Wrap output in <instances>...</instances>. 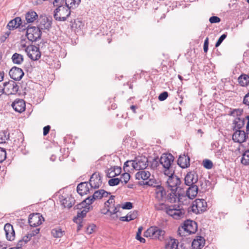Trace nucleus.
<instances>
[{
  "mask_svg": "<svg viewBox=\"0 0 249 249\" xmlns=\"http://www.w3.org/2000/svg\"><path fill=\"white\" fill-rule=\"evenodd\" d=\"M185 211L183 209H175V213L173 214V218L176 219H179L184 217Z\"/></svg>",
  "mask_w": 249,
  "mask_h": 249,
  "instance_id": "obj_37",
  "label": "nucleus"
},
{
  "mask_svg": "<svg viewBox=\"0 0 249 249\" xmlns=\"http://www.w3.org/2000/svg\"><path fill=\"white\" fill-rule=\"evenodd\" d=\"M121 208L124 210H130L133 208V204L130 202H126L123 204Z\"/></svg>",
  "mask_w": 249,
  "mask_h": 249,
  "instance_id": "obj_53",
  "label": "nucleus"
},
{
  "mask_svg": "<svg viewBox=\"0 0 249 249\" xmlns=\"http://www.w3.org/2000/svg\"><path fill=\"white\" fill-rule=\"evenodd\" d=\"M227 34H223L218 39L217 41H216L215 46V47H218L220 45V44L222 43V42L223 41V40L227 37Z\"/></svg>",
  "mask_w": 249,
  "mask_h": 249,
  "instance_id": "obj_52",
  "label": "nucleus"
},
{
  "mask_svg": "<svg viewBox=\"0 0 249 249\" xmlns=\"http://www.w3.org/2000/svg\"><path fill=\"white\" fill-rule=\"evenodd\" d=\"M198 180V176L196 171H191L187 173L184 178V183L189 186L196 184Z\"/></svg>",
  "mask_w": 249,
  "mask_h": 249,
  "instance_id": "obj_12",
  "label": "nucleus"
},
{
  "mask_svg": "<svg viewBox=\"0 0 249 249\" xmlns=\"http://www.w3.org/2000/svg\"><path fill=\"white\" fill-rule=\"evenodd\" d=\"M11 106L18 112L21 113L25 109V103L23 99H16L12 103Z\"/></svg>",
  "mask_w": 249,
  "mask_h": 249,
  "instance_id": "obj_18",
  "label": "nucleus"
},
{
  "mask_svg": "<svg viewBox=\"0 0 249 249\" xmlns=\"http://www.w3.org/2000/svg\"><path fill=\"white\" fill-rule=\"evenodd\" d=\"M41 21L44 24L46 30L48 31H50V29L52 28L53 21L52 17L51 16L45 17Z\"/></svg>",
  "mask_w": 249,
  "mask_h": 249,
  "instance_id": "obj_34",
  "label": "nucleus"
},
{
  "mask_svg": "<svg viewBox=\"0 0 249 249\" xmlns=\"http://www.w3.org/2000/svg\"><path fill=\"white\" fill-rule=\"evenodd\" d=\"M190 158L188 156H186L185 154L179 156L178 160V164L181 168H186L188 167L190 165Z\"/></svg>",
  "mask_w": 249,
  "mask_h": 249,
  "instance_id": "obj_21",
  "label": "nucleus"
},
{
  "mask_svg": "<svg viewBox=\"0 0 249 249\" xmlns=\"http://www.w3.org/2000/svg\"><path fill=\"white\" fill-rule=\"evenodd\" d=\"M18 86L16 83L14 85L12 86V88L10 91L7 90V94H16L18 90Z\"/></svg>",
  "mask_w": 249,
  "mask_h": 249,
  "instance_id": "obj_47",
  "label": "nucleus"
},
{
  "mask_svg": "<svg viewBox=\"0 0 249 249\" xmlns=\"http://www.w3.org/2000/svg\"><path fill=\"white\" fill-rule=\"evenodd\" d=\"M54 6L58 7V6H64L65 5V0H54L53 2Z\"/></svg>",
  "mask_w": 249,
  "mask_h": 249,
  "instance_id": "obj_58",
  "label": "nucleus"
},
{
  "mask_svg": "<svg viewBox=\"0 0 249 249\" xmlns=\"http://www.w3.org/2000/svg\"><path fill=\"white\" fill-rule=\"evenodd\" d=\"M150 176L151 174L149 171L141 170L136 174L135 177L137 179H142V181H145L150 178Z\"/></svg>",
  "mask_w": 249,
  "mask_h": 249,
  "instance_id": "obj_25",
  "label": "nucleus"
},
{
  "mask_svg": "<svg viewBox=\"0 0 249 249\" xmlns=\"http://www.w3.org/2000/svg\"><path fill=\"white\" fill-rule=\"evenodd\" d=\"M189 187L186 190V195L184 194H181L178 192V202H181V200L183 198L188 197V198L193 199L197 196L198 191V188L196 184L189 185Z\"/></svg>",
  "mask_w": 249,
  "mask_h": 249,
  "instance_id": "obj_5",
  "label": "nucleus"
},
{
  "mask_svg": "<svg viewBox=\"0 0 249 249\" xmlns=\"http://www.w3.org/2000/svg\"><path fill=\"white\" fill-rule=\"evenodd\" d=\"M82 209H83V210L80 212H78L77 216L73 217V221L74 222L80 223V220H82V218L86 216L87 213L90 211V208L83 207Z\"/></svg>",
  "mask_w": 249,
  "mask_h": 249,
  "instance_id": "obj_24",
  "label": "nucleus"
},
{
  "mask_svg": "<svg viewBox=\"0 0 249 249\" xmlns=\"http://www.w3.org/2000/svg\"><path fill=\"white\" fill-rule=\"evenodd\" d=\"M208 47H209V38L206 37L205 39L204 45H203V50L204 53H206L208 52Z\"/></svg>",
  "mask_w": 249,
  "mask_h": 249,
  "instance_id": "obj_63",
  "label": "nucleus"
},
{
  "mask_svg": "<svg viewBox=\"0 0 249 249\" xmlns=\"http://www.w3.org/2000/svg\"><path fill=\"white\" fill-rule=\"evenodd\" d=\"M153 228L154 229L152 231V238L158 239L160 241L164 239L165 231L158 227L153 226Z\"/></svg>",
  "mask_w": 249,
  "mask_h": 249,
  "instance_id": "obj_23",
  "label": "nucleus"
},
{
  "mask_svg": "<svg viewBox=\"0 0 249 249\" xmlns=\"http://www.w3.org/2000/svg\"><path fill=\"white\" fill-rule=\"evenodd\" d=\"M168 93L167 91H163L161 92L158 97V99L160 101H163L168 97Z\"/></svg>",
  "mask_w": 249,
  "mask_h": 249,
  "instance_id": "obj_54",
  "label": "nucleus"
},
{
  "mask_svg": "<svg viewBox=\"0 0 249 249\" xmlns=\"http://www.w3.org/2000/svg\"><path fill=\"white\" fill-rule=\"evenodd\" d=\"M153 226L148 229L144 232V236L145 237H150L152 238V231L153 230Z\"/></svg>",
  "mask_w": 249,
  "mask_h": 249,
  "instance_id": "obj_60",
  "label": "nucleus"
},
{
  "mask_svg": "<svg viewBox=\"0 0 249 249\" xmlns=\"http://www.w3.org/2000/svg\"><path fill=\"white\" fill-rule=\"evenodd\" d=\"M171 192L167 195L165 198L169 202L174 203L176 202L177 198L178 199V193H177V191L175 190H171Z\"/></svg>",
  "mask_w": 249,
  "mask_h": 249,
  "instance_id": "obj_31",
  "label": "nucleus"
},
{
  "mask_svg": "<svg viewBox=\"0 0 249 249\" xmlns=\"http://www.w3.org/2000/svg\"><path fill=\"white\" fill-rule=\"evenodd\" d=\"M160 163L164 168L165 175H168L170 172L175 171L173 167L174 156L170 153H164L160 158Z\"/></svg>",
  "mask_w": 249,
  "mask_h": 249,
  "instance_id": "obj_1",
  "label": "nucleus"
},
{
  "mask_svg": "<svg viewBox=\"0 0 249 249\" xmlns=\"http://www.w3.org/2000/svg\"><path fill=\"white\" fill-rule=\"evenodd\" d=\"M6 239L9 241H13L15 237V232L12 225L7 223L4 227Z\"/></svg>",
  "mask_w": 249,
  "mask_h": 249,
  "instance_id": "obj_19",
  "label": "nucleus"
},
{
  "mask_svg": "<svg viewBox=\"0 0 249 249\" xmlns=\"http://www.w3.org/2000/svg\"><path fill=\"white\" fill-rule=\"evenodd\" d=\"M75 0H65V3L66 5L69 7L70 9H74L77 7L76 3L74 2Z\"/></svg>",
  "mask_w": 249,
  "mask_h": 249,
  "instance_id": "obj_49",
  "label": "nucleus"
},
{
  "mask_svg": "<svg viewBox=\"0 0 249 249\" xmlns=\"http://www.w3.org/2000/svg\"><path fill=\"white\" fill-rule=\"evenodd\" d=\"M156 193L160 194L161 199H163L164 197H165L166 196V192L164 188L160 185H157L156 186Z\"/></svg>",
  "mask_w": 249,
  "mask_h": 249,
  "instance_id": "obj_38",
  "label": "nucleus"
},
{
  "mask_svg": "<svg viewBox=\"0 0 249 249\" xmlns=\"http://www.w3.org/2000/svg\"><path fill=\"white\" fill-rule=\"evenodd\" d=\"M203 167L207 169H211L213 168V162L209 159H205L203 160Z\"/></svg>",
  "mask_w": 249,
  "mask_h": 249,
  "instance_id": "obj_43",
  "label": "nucleus"
},
{
  "mask_svg": "<svg viewBox=\"0 0 249 249\" xmlns=\"http://www.w3.org/2000/svg\"><path fill=\"white\" fill-rule=\"evenodd\" d=\"M130 178V175L127 172H125L121 175V178L122 180V182H124V184H126L129 180Z\"/></svg>",
  "mask_w": 249,
  "mask_h": 249,
  "instance_id": "obj_45",
  "label": "nucleus"
},
{
  "mask_svg": "<svg viewBox=\"0 0 249 249\" xmlns=\"http://www.w3.org/2000/svg\"><path fill=\"white\" fill-rule=\"evenodd\" d=\"M148 160L145 157H140L132 162V170H144L148 166Z\"/></svg>",
  "mask_w": 249,
  "mask_h": 249,
  "instance_id": "obj_8",
  "label": "nucleus"
},
{
  "mask_svg": "<svg viewBox=\"0 0 249 249\" xmlns=\"http://www.w3.org/2000/svg\"><path fill=\"white\" fill-rule=\"evenodd\" d=\"M199 183H200V186L203 191H205L207 190V183L210 184V182L207 180H204V183L202 180H200Z\"/></svg>",
  "mask_w": 249,
  "mask_h": 249,
  "instance_id": "obj_55",
  "label": "nucleus"
},
{
  "mask_svg": "<svg viewBox=\"0 0 249 249\" xmlns=\"http://www.w3.org/2000/svg\"><path fill=\"white\" fill-rule=\"evenodd\" d=\"M16 82L13 80H9L7 82L3 83V87L6 89V94H7V90L10 91V89L12 88V86L15 84Z\"/></svg>",
  "mask_w": 249,
  "mask_h": 249,
  "instance_id": "obj_46",
  "label": "nucleus"
},
{
  "mask_svg": "<svg viewBox=\"0 0 249 249\" xmlns=\"http://www.w3.org/2000/svg\"><path fill=\"white\" fill-rule=\"evenodd\" d=\"M93 196L92 195L89 196L82 202L76 205L75 208L76 209L81 210L83 207H86L87 208H90V210L92 209L93 207L90 206V205L96 200L95 198H93Z\"/></svg>",
  "mask_w": 249,
  "mask_h": 249,
  "instance_id": "obj_17",
  "label": "nucleus"
},
{
  "mask_svg": "<svg viewBox=\"0 0 249 249\" xmlns=\"http://www.w3.org/2000/svg\"><path fill=\"white\" fill-rule=\"evenodd\" d=\"M75 201L74 198L71 196H67L65 198H62L61 200V204L65 208H71L74 204Z\"/></svg>",
  "mask_w": 249,
  "mask_h": 249,
  "instance_id": "obj_29",
  "label": "nucleus"
},
{
  "mask_svg": "<svg viewBox=\"0 0 249 249\" xmlns=\"http://www.w3.org/2000/svg\"><path fill=\"white\" fill-rule=\"evenodd\" d=\"M122 180L119 178H112L108 180V185L110 186H114L118 185Z\"/></svg>",
  "mask_w": 249,
  "mask_h": 249,
  "instance_id": "obj_42",
  "label": "nucleus"
},
{
  "mask_svg": "<svg viewBox=\"0 0 249 249\" xmlns=\"http://www.w3.org/2000/svg\"><path fill=\"white\" fill-rule=\"evenodd\" d=\"M160 158H159L158 156L154 157V158L152 159V160L150 161L151 168L153 169H156L160 164Z\"/></svg>",
  "mask_w": 249,
  "mask_h": 249,
  "instance_id": "obj_40",
  "label": "nucleus"
},
{
  "mask_svg": "<svg viewBox=\"0 0 249 249\" xmlns=\"http://www.w3.org/2000/svg\"><path fill=\"white\" fill-rule=\"evenodd\" d=\"M102 191V189L95 191L92 195L93 196V198H95L96 200L102 199L103 198V194Z\"/></svg>",
  "mask_w": 249,
  "mask_h": 249,
  "instance_id": "obj_48",
  "label": "nucleus"
},
{
  "mask_svg": "<svg viewBox=\"0 0 249 249\" xmlns=\"http://www.w3.org/2000/svg\"><path fill=\"white\" fill-rule=\"evenodd\" d=\"M11 59L13 62L17 65L21 64L24 60L23 56L17 53L13 54Z\"/></svg>",
  "mask_w": 249,
  "mask_h": 249,
  "instance_id": "obj_32",
  "label": "nucleus"
},
{
  "mask_svg": "<svg viewBox=\"0 0 249 249\" xmlns=\"http://www.w3.org/2000/svg\"><path fill=\"white\" fill-rule=\"evenodd\" d=\"M88 182L93 190L98 189L102 183V177L99 173H94Z\"/></svg>",
  "mask_w": 249,
  "mask_h": 249,
  "instance_id": "obj_11",
  "label": "nucleus"
},
{
  "mask_svg": "<svg viewBox=\"0 0 249 249\" xmlns=\"http://www.w3.org/2000/svg\"><path fill=\"white\" fill-rule=\"evenodd\" d=\"M178 242L174 238H170L169 240L166 242L165 249H177L178 248Z\"/></svg>",
  "mask_w": 249,
  "mask_h": 249,
  "instance_id": "obj_28",
  "label": "nucleus"
},
{
  "mask_svg": "<svg viewBox=\"0 0 249 249\" xmlns=\"http://www.w3.org/2000/svg\"><path fill=\"white\" fill-rule=\"evenodd\" d=\"M9 75L14 80L19 81L24 76V73L21 68L14 66L9 71Z\"/></svg>",
  "mask_w": 249,
  "mask_h": 249,
  "instance_id": "obj_14",
  "label": "nucleus"
},
{
  "mask_svg": "<svg viewBox=\"0 0 249 249\" xmlns=\"http://www.w3.org/2000/svg\"><path fill=\"white\" fill-rule=\"evenodd\" d=\"M183 228L182 225L181 227H179L178 230V234L181 237L185 236V233H187Z\"/></svg>",
  "mask_w": 249,
  "mask_h": 249,
  "instance_id": "obj_59",
  "label": "nucleus"
},
{
  "mask_svg": "<svg viewBox=\"0 0 249 249\" xmlns=\"http://www.w3.org/2000/svg\"><path fill=\"white\" fill-rule=\"evenodd\" d=\"M238 81L242 87H246L249 84V76L246 74H242L238 78Z\"/></svg>",
  "mask_w": 249,
  "mask_h": 249,
  "instance_id": "obj_30",
  "label": "nucleus"
},
{
  "mask_svg": "<svg viewBox=\"0 0 249 249\" xmlns=\"http://www.w3.org/2000/svg\"><path fill=\"white\" fill-rule=\"evenodd\" d=\"M232 135V140L234 142L239 143L245 142L248 138V136L244 130H236Z\"/></svg>",
  "mask_w": 249,
  "mask_h": 249,
  "instance_id": "obj_16",
  "label": "nucleus"
},
{
  "mask_svg": "<svg viewBox=\"0 0 249 249\" xmlns=\"http://www.w3.org/2000/svg\"><path fill=\"white\" fill-rule=\"evenodd\" d=\"M38 18L37 13L33 11L30 10L25 15V19L27 23H32Z\"/></svg>",
  "mask_w": 249,
  "mask_h": 249,
  "instance_id": "obj_27",
  "label": "nucleus"
},
{
  "mask_svg": "<svg viewBox=\"0 0 249 249\" xmlns=\"http://www.w3.org/2000/svg\"><path fill=\"white\" fill-rule=\"evenodd\" d=\"M245 119L236 117L233 121V130H240L245 125Z\"/></svg>",
  "mask_w": 249,
  "mask_h": 249,
  "instance_id": "obj_26",
  "label": "nucleus"
},
{
  "mask_svg": "<svg viewBox=\"0 0 249 249\" xmlns=\"http://www.w3.org/2000/svg\"><path fill=\"white\" fill-rule=\"evenodd\" d=\"M158 183L154 178H149L147 181H140L138 182L139 185H148L149 186H152L156 187Z\"/></svg>",
  "mask_w": 249,
  "mask_h": 249,
  "instance_id": "obj_33",
  "label": "nucleus"
},
{
  "mask_svg": "<svg viewBox=\"0 0 249 249\" xmlns=\"http://www.w3.org/2000/svg\"><path fill=\"white\" fill-rule=\"evenodd\" d=\"M176 205H171L165 208L166 213L173 217V214L175 213Z\"/></svg>",
  "mask_w": 249,
  "mask_h": 249,
  "instance_id": "obj_44",
  "label": "nucleus"
},
{
  "mask_svg": "<svg viewBox=\"0 0 249 249\" xmlns=\"http://www.w3.org/2000/svg\"><path fill=\"white\" fill-rule=\"evenodd\" d=\"M243 103L246 106H249V91L244 97Z\"/></svg>",
  "mask_w": 249,
  "mask_h": 249,
  "instance_id": "obj_61",
  "label": "nucleus"
},
{
  "mask_svg": "<svg viewBox=\"0 0 249 249\" xmlns=\"http://www.w3.org/2000/svg\"><path fill=\"white\" fill-rule=\"evenodd\" d=\"M26 25H27V23H24L23 24L21 18L20 17H16L9 22L7 27L9 30L19 28L21 30L24 31L26 30Z\"/></svg>",
  "mask_w": 249,
  "mask_h": 249,
  "instance_id": "obj_9",
  "label": "nucleus"
},
{
  "mask_svg": "<svg viewBox=\"0 0 249 249\" xmlns=\"http://www.w3.org/2000/svg\"><path fill=\"white\" fill-rule=\"evenodd\" d=\"M9 133L6 131L0 132V143H5L9 139Z\"/></svg>",
  "mask_w": 249,
  "mask_h": 249,
  "instance_id": "obj_39",
  "label": "nucleus"
},
{
  "mask_svg": "<svg viewBox=\"0 0 249 249\" xmlns=\"http://www.w3.org/2000/svg\"><path fill=\"white\" fill-rule=\"evenodd\" d=\"M64 231H62V229L59 227L53 229L51 231V233L55 238H60L63 236Z\"/></svg>",
  "mask_w": 249,
  "mask_h": 249,
  "instance_id": "obj_36",
  "label": "nucleus"
},
{
  "mask_svg": "<svg viewBox=\"0 0 249 249\" xmlns=\"http://www.w3.org/2000/svg\"><path fill=\"white\" fill-rule=\"evenodd\" d=\"M207 205L206 201L203 199H196L192 203L191 211L196 213H199L206 211Z\"/></svg>",
  "mask_w": 249,
  "mask_h": 249,
  "instance_id": "obj_7",
  "label": "nucleus"
},
{
  "mask_svg": "<svg viewBox=\"0 0 249 249\" xmlns=\"http://www.w3.org/2000/svg\"><path fill=\"white\" fill-rule=\"evenodd\" d=\"M25 51L27 53L28 57L33 61L37 60L40 58L41 53L38 46L29 45L26 47Z\"/></svg>",
  "mask_w": 249,
  "mask_h": 249,
  "instance_id": "obj_6",
  "label": "nucleus"
},
{
  "mask_svg": "<svg viewBox=\"0 0 249 249\" xmlns=\"http://www.w3.org/2000/svg\"><path fill=\"white\" fill-rule=\"evenodd\" d=\"M32 237V236L31 234V233H28L22 238V240L24 241V244H26L28 241H29L31 240Z\"/></svg>",
  "mask_w": 249,
  "mask_h": 249,
  "instance_id": "obj_64",
  "label": "nucleus"
},
{
  "mask_svg": "<svg viewBox=\"0 0 249 249\" xmlns=\"http://www.w3.org/2000/svg\"><path fill=\"white\" fill-rule=\"evenodd\" d=\"M205 239L202 236H196L193 240L192 247L194 249H201L205 245Z\"/></svg>",
  "mask_w": 249,
  "mask_h": 249,
  "instance_id": "obj_20",
  "label": "nucleus"
},
{
  "mask_svg": "<svg viewBox=\"0 0 249 249\" xmlns=\"http://www.w3.org/2000/svg\"><path fill=\"white\" fill-rule=\"evenodd\" d=\"M183 226L184 229L189 235L195 233L197 229V223L190 219L185 220L183 223Z\"/></svg>",
  "mask_w": 249,
  "mask_h": 249,
  "instance_id": "obj_13",
  "label": "nucleus"
},
{
  "mask_svg": "<svg viewBox=\"0 0 249 249\" xmlns=\"http://www.w3.org/2000/svg\"><path fill=\"white\" fill-rule=\"evenodd\" d=\"M6 158V152L4 148L0 147V163L3 162Z\"/></svg>",
  "mask_w": 249,
  "mask_h": 249,
  "instance_id": "obj_50",
  "label": "nucleus"
},
{
  "mask_svg": "<svg viewBox=\"0 0 249 249\" xmlns=\"http://www.w3.org/2000/svg\"><path fill=\"white\" fill-rule=\"evenodd\" d=\"M44 218L39 213H31L28 217V223L31 227H36L41 224Z\"/></svg>",
  "mask_w": 249,
  "mask_h": 249,
  "instance_id": "obj_10",
  "label": "nucleus"
},
{
  "mask_svg": "<svg viewBox=\"0 0 249 249\" xmlns=\"http://www.w3.org/2000/svg\"><path fill=\"white\" fill-rule=\"evenodd\" d=\"M241 162L244 165H249V150H246L242 154Z\"/></svg>",
  "mask_w": 249,
  "mask_h": 249,
  "instance_id": "obj_35",
  "label": "nucleus"
},
{
  "mask_svg": "<svg viewBox=\"0 0 249 249\" xmlns=\"http://www.w3.org/2000/svg\"><path fill=\"white\" fill-rule=\"evenodd\" d=\"M89 182L85 181L79 183L77 186V192L81 196L88 194H92L93 189L92 188H89L88 185Z\"/></svg>",
  "mask_w": 249,
  "mask_h": 249,
  "instance_id": "obj_15",
  "label": "nucleus"
},
{
  "mask_svg": "<svg viewBox=\"0 0 249 249\" xmlns=\"http://www.w3.org/2000/svg\"><path fill=\"white\" fill-rule=\"evenodd\" d=\"M143 228L141 226L139 227L138 231L136 234V239L139 240L140 242L144 243L145 242V239L141 236L142 231Z\"/></svg>",
  "mask_w": 249,
  "mask_h": 249,
  "instance_id": "obj_41",
  "label": "nucleus"
},
{
  "mask_svg": "<svg viewBox=\"0 0 249 249\" xmlns=\"http://www.w3.org/2000/svg\"><path fill=\"white\" fill-rule=\"evenodd\" d=\"M133 160H127L126 161H125L124 162V167H123L124 170V172H130V170L127 169V167H128L130 166L132 167V162H133Z\"/></svg>",
  "mask_w": 249,
  "mask_h": 249,
  "instance_id": "obj_56",
  "label": "nucleus"
},
{
  "mask_svg": "<svg viewBox=\"0 0 249 249\" xmlns=\"http://www.w3.org/2000/svg\"><path fill=\"white\" fill-rule=\"evenodd\" d=\"M209 21L211 23H217L221 21V19L217 16H212L210 18Z\"/></svg>",
  "mask_w": 249,
  "mask_h": 249,
  "instance_id": "obj_57",
  "label": "nucleus"
},
{
  "mask_svg": "<svg viewBox=\"0 0 249 249\" xmlns=\"http://www.w3.org/2000/svg\"><path fill=\"white\" fill-rule=\"evenodd\" d=\"M170 174L167 175L168 178L166 181L168 188L170 190L177 191L179 185L181 184L180 179L176 175H175V171L170 172Z\"/></svg>",
  "mask_w": 249,
  "mask_h": 249,
  "instance_id": "obj_4",
  "label": "nucleus"
},
{
  "mask_svg": "<svg viewBox=\"0 0 249 249\" xmlns=\"http://www.w3.org/2000/svg\"><path fill=\"white\" fill-rule=\"evenodd\" d=\"M10 31H7L6 32H5L4 34L0 36V40L1 42H4L6 39L7 38V37L9 36V35L10 34Z\"/></svg>",
  "mask_w": 249,
  "mask_h": 249,
  "instance_id": "obj_62",
  "label": "nucleus"
},
{
  "mask_svg": "<svg viewBox=\"0 0 249 249\" xmlns=\"http://www.w3.org/2000/svg\"><path fill=\"white\" fill-rule=\"evenodd\" d=\"M26 36L30 41L35 42L41 38L42 31H40L39 28L36 26L28 25L26 26Z\"/></svg>",
  "mask_w": 249,
  "mask_h": 249,
  "instance_id": "obj_3",
  "label": "nucleus"
},
{
  "mask_svg": "<svg viewBox=\"0 0 249 249\" xmlns=\"http://www.w3.org/2000/svg\"><path fill=\"white\" fill-rule=\"evenodd\" d=\"M71 14V10L66 4L57 7L53 12V17L57 21H64L68 19Z\"/></svg>",
  "mask_w": 249,
  "mask_h": 249,
  "instance_id": "obj_2",
  "label": "nucleus"
},
{
  "mask_svg": "<svg viewBox=\"0 0 249 249\" xmlns=\"http://www.w3.org/2000/svg\"><path fill=\"white\" fill-rule=\"evenodd\" d=\"M155 209L157 211H165V208L167 207V206L165 205L164 203H161L159 204H156L154 206Z\"/></svg>",
  "mask_w": 249,
  "mask_h": 249,
  "instance_id": "obj_51",
  "label": "nucleus"
},
{
  "mask_svg": "<svg viewBox=\"0 0 249 249\" xmlns=\"http://www.w3.org/2000/svg\"><path fill=\"white\" fill-rule=\"evenodd\" d=\"M106 176L108 178H114L120 175L122 168L120 167L114 166L106 170Z\"/></svg>",
  "mask_w": 249,
  "mask_h": 249,
  "instance_id": "obj_22",
  "label": "nucleus"
}]
</instances>
